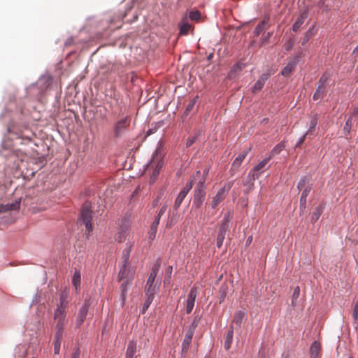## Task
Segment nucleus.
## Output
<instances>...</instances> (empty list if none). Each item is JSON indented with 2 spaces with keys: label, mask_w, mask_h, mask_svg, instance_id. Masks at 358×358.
I'll list each match as a JSON object with an SVG mask.
<instances>
[{
  "label": "nucleus",
  "mask_w": 358,
  "mask_h": 358,
  "mask_svg": "<svg viewBox=\"0 0 358 358\" xmlns=\"http://www.w3.org/2000/svg\"><path fill=\"white\" fill-rule=\"evenodd\" d=\"M69 291L64 289L59 294V303L55 310L54 320L57 331L53 342L55 354H58L61 346V340L64 325L66 324V309L69 305Z\"/></svg>",
  "instance_id": "f257e3e1"
},
{
  "label": "nucleus",
  "mask_w": 358,
  "mask_h": 358,
  "mask_svg": "<svg viewBox=\"0 0 358 358\" xmlns=\"http://www.w3.org/2000/svg\"><path fill=\"white\" fill-rule=\"evenodd\" d=\"M131 246L130 245L128 250L123 252V260L118 274V281L120 282L123 280L133 281L134 278L136 266H133L129 261Z\"/></svg>",
  "instance_id": "f03ea898"
},
{
  "label": "nucleus",
  "mask_w": 358,
  "mask_h": 358,
  "mask_svg": "<svg viewBox=\"0 0 358 358\" xmlns=\"http://www.w3.org/2000/svg\"><path fill=\"white\" fill-rule=\"evenodd\" d=\"M92 210L91 206L89 202H85L83 203L80 213V220L85 225L86 231L88 233H90L93 230V227L92 225Z\"/></svg>",
  "instance_id": "7ed1b4c3"
},
{
  "label": "nucleus",
  "mask_w": 358,
  "mask_h": 358,
  "mask_svg": "<svg viewBox=\"0 0 358 358\" xmlns=\"http://www.w3.org/2000/svg\"><path fill=\"white\" fill-rule=\"evenodd\" d=\"M309 178L308 177H303L300 179V180L298 182L297 188L300 190L302 188H303L301 199H300V208H305L306 205V199L308 195L309 194L312 187L311 185H309Z\"/></svg>",
  "instance_id": "20e7f679"
},
{
  "label": "nucleus",
  "mask_w": 358,
  "mask_h": 358,
  "mask_svg": "<svg viewBox=\"0 0 358 358\" xmlns=\"http://www.w3.org/2000/svg\"><path fill=\"white\" fill-rule=\"evenodd\" d=\"M205 178L200 181L194 190V200H193V204L195 206L196 208H199L203 204V202L205 199L206 196V187H205Z\"/></svg>",
  "instance_id": "39448f33"
},
{
  "label": "nucleus",
  "mask_w": 358,
  "mask_h": 358,
  "mask_svg": "<svg viewBox=\"0 0 358 358\" xmlns=\"http://www.w3.org/2000/svg\"><path fill=\"white\" fill-rule=\"evenodd\" d=\"M330 80L329 75L324 73L318 81V87L313 94V99L315 101L322 99L326 93V86Z\"/></svg>",
  "instance_id": "423d86ee"
},
{
  "label": "nucleus",
  "mask_w": 358,
  "mask_h": 358,
  "mask_svg": "<svg viewBox=\"0 0 358 358\" xmlns=\"http://www.w3.org/2000/svg\"><path fill=\"white\" fill-rule=\"evenodd\" d=\"M234 181H229L222 187L213 198L211 206L215 208L226 197L228 192L232 187Z\"/></svg>",
  "instance_id": "0eeeda50"
},
{
  "label": "nucleus",
  "mask_w": 358,
  "mask_h": 358,
  "mask_svg": "<svg viewBox=\"0 0 358 358\" xmlns=\"http://www.w3.org/2000/svg\"><path fill=\"white\" fill-rule=\"evenodd\" d=\"M198 325V321L195 318L187 329L182 345V352H187L192 342L195 329Z\"/></svg>",
  "instance_id": "6e6552de"
},
{
  "label": "nucleus",
  "mask_w": 358,
  "mask_h": 358,
  "mask_svg": "<svg viewBox=\"0 0 358 358\" xmlns=\"http://www.w3.org/2000/svg\"><path fill=\"white\" fill-rule=\"evenodd\" d=\"M130 121L131 120L129 117H125L115 123L114 126V134L115 137H120L124 134L127 128L129 126Z\"/></svg>",
  "instance_id": "1a4fd4ad"
},
{
  "label": "nucleus",
  "mask_w": 358,
  "mask_h": 358,
  "mask_svg": "<svg viewBox=\"0 0 358 358\" xmlns=\"http://www.w3.org/2000/svg\"><path fill=\"white\" fill-rule=\"evenodd\" d=\"M299 58L300 55L291 57L287 64L282 70L281 74L285 77H289L298 64Z\"/></svg>",
  "instance_id": "9d476101"
},
{
  "label": "nucleus",
  "mask_w": 358,
  "mask_h": 358,
  "mask_svg": "<svg viewBox=\"0 0 358 358\" xmlns=\"http://www.w3.org/2000/svg\"><path fill=\"white\" fill-rule=\"evenodd\" d=\"M198 294L196 287H193L191 288L190 292L187 296V304H186V313H190L194 306L195 300Z\"/></svg>",
  "instance_id": "9b49d317"
},
{
  "label": "nucleus",
  "mask_w": 358,
  "mask_h": 358,
  "mask_svg": "<svg viewBox=\"0 0 358 358\" xmlns=\"http://www.w3.org/2000/svg\"><path fill=\"white\" fill-rule=\"evenodd\" d=\"M162 166V162H158L156 163L155 159H152L148 166V169H152V173L150 177V182H154L157 178L159 171Z\"/></svg>",
  "instance_id": "f8f14e48"
},
{
  "label": "nucleus",
  "mask_w": 358,
  "mask_h": 358,
  "mask_svg": "<svg viewBox=\"0 0 358 358\" xmlns=\"http://www.w3.org/2000/svg\"><path fill=\"white\" fill-rule=\"evenodd\" d=\"M89 303L88 301H85L83 306L79 310L77 319H76V326L80 327L85 320L86 319V316L88 312L89 308Z\"/></svg>",
  "instance_id": "ddd939ff"
},
{
  "label": "nucleus",
  "mask_w": 358,
  "mask_h": 358,
  "mask_svg": "<svg viewBox=\"0 0 358 358\" xmlns=\"http://www.w3.org/2000/svg\"><path fill=\"white\" fill-rule=\"evenodd\" d=\"M269 74L268 73H264L262 74L260 78L258 79V80L255 83V85L253 86L252 89V92L253 94H256L258 92H259L262 87H264L266 81L269 78Z\"/></svg>",
  "instance_id": "4468645a"
},
{
  "label": "nucleus",
  "mask_w": 358,
  "mask_h": 358,
  "mask_svg": "<svg viewBox=\"0 0 358 358\" xmlns=\"http://www.w3.org/2000/svg\"><path fill=\"white\" fill-rule=\"evenodd\" d=\"M271 160V157H266L262 161H261L254 169H252V177L253 180H255L256 178H258L259 177V172L265 168L268 162Z\"/></svg>",
  "instance_id": "2eb2a0df"
},
{
  "label": "nucleus",
  "mask_w": 358,
  "mask_h": 358,
  "mask_svg": "<svg viewBox=\"0 0 358 358\" xmlns=\"http://www.w3.org/2000/svg\"><path fill=\"white\" fill-rule=\"evenodd\" d=\"M120 285V291H121V297L122 300V303H124L125 300L127 296V292L132 284L133 281H129L127 280H123Z\"/></svg>",
  "instance_id": "dca6fc26"
},
{
  "label": "nucleus",
  "mask_w": 358,
  "mask_h": 358,
  "mask_svg": "<svg viewBox=\"0 0 358 358\" xmlns=\"http://www.w3.org/2000/svg\"><path fill=\"white\" fill-rule=\"evenodd\" d=\"M307 17L308 13L306 10L303 11L299 15V16L298 17V18L293 24L292 29L294 31H297L300 29L301 26L304 23L305 20L307 18Z\"/></svg>",
  "instance_id": "f3484780"
},
{
  "label": "nucleus",
  "mask_w": 358,
  "mask_h": 358,
  "mask_svg": "<svg viewBox=\"0 0 358 358\" xmlns=\"http://www.w3.org/2000/svg\"><path fill=\"white\" fill-rule=\"evenodd\" d=\"M159 266H160L159 264H155L153 266L150 275L147 280L146 285H155V280L159 271Z\"/></svg>",
  "instance_id": "a211bd4d"
},
{
  "label": "nucleus",
  "mask_w": 358,
  "mask_h": 358,
  "mask_svg": "<svg viewBox=\"0 0 358 358\" xmlns=\"http://www.w3.org/2000/svg\"><path fill=\"white\" fill-rule=\"evenodd\" d=\"M231 219V216L229 213L224 216L223 222L220 227L218 234H222V236H225V234L229 229V223Z\"/></svg>",
  "instance_id": "6ab92c4d"
},
{
  "label": "nucleus",
  "mask_w": 358,
  "mask_h": 358,
  "mask_svg": "<svg viewBox=\"0 0 358 358\" xmlns=\"http://www.w3.org/2000/svg\"><path fill=\"white\" fill-rule=\"evenodd\" d=\"M234 336V327L231 324L227 331L224 339V346L226 350H229L231 348Z\"/></svg>",
  "instance_id": "aec40b11"
},
{
  "label": "nucleus",
  "mask_w": 358,
  "mask_h": 358,
  "mask_svg": "<svg viewBox=\"0 0 358 358\" xmlns=\"http://www.w3.org/2000/svg\"><path fill=\"white\" fill-rule=\"evenodd\" d=\"M159 285L156 282L155 285H145V295L146 297H151L154 299L155 294L159 289Z\"/></svg>",
  "instance_id": "412c9836"
},
{
  "label": "nucleus",
  "mask_w": 358,
  "mask_h": 358,
  "mask_svg": "<svg viewBox=\"0 0 358 358\" xmlns=\"http://www.w3.org/2000/svg\"><path fill=\"white\" fill-rule=\"evenodd\" d=\"M268 22H269V17H265L262 21L257 24V26L255 27V31H254V33L256 36H258L260 34V33H262L264 30H265L266 29H267L268 27Z\"/></svg>",
  "instance_id": "4be33fe9"
},
{
  "label": "nucleus",
  "mask_w": 358,
  "mask_h": 358,
  "mask_svg": "<svg viewBox=\"0 0 358 358\" xmlns=\"http://www.w3.org/2000/svg\"><path fill=\"white\" fill-rule=\"evenodd\" d=\"M321 350V345L319 342L314 341L310 349V358H317L320 355Z\"/></svg>",
  "instance_id": "5701e85b"
},
{
  "label": "nucleus",
  "mask_w": 358,
  "mask_h": 358,
  "mask_svg": "<svg viewBox=\"0 0 358 358\" xmlns=\"http://www.w3.org/2000/svg\"><path fill=\"white\" fill-rule=\"evenodd\" d=\"M324 208V205L322 203L319 204L315 208V209L313 212V213L311 215V217H310V221L312 222H317L318 220V219L320 218V215L323 213Z\"/></svg>",
  "instance_id": "b1692460"
},
{
  "label": "nucleus",
  "mask_w": 358,
  "mask_h": 358,
  "mask_svg": "<svg viewBox=\"0 0 358 358\" xmlns=\"http://www.w3.org/2000/svg\"><path fill=\"white\" fill-rule=\"evenodd\" d=\"M179 27L180 34L182 35L188 34L189 30L192 29V25L188 23L187 18L182 19L179 24Z\"/></svg>",
  "instance_id": "393cba45"
},
{
  "label": "nucleus",
  "mask_w": 358,
  "mask_h": 358,
  "mask_svg": "<svg viewBox=\"0 0 358 358\" xmlns=\"http://www.w3.org/2000/svg\"><path fill=\"white\" fill-rule=\"evenodd\" d=\"M136 351V342L134 341H129L126 351V358H133Z\"/></svg>",
  "instance_id": "a878e982"
},
{
  "label": "nucleus",
  "mask_w": 358,
  "mask_h": 358,
  "mask_svg": "<svg viewBox=\"0 0 358 358\" xmlns=\"http://www.w3.org/2000/svg\"><path fill=\"white\" fill-rule=\"evenodd\" d=\"M245 316V312H243L242 310L237 311L234 316L233 322H232L233 324H235L237 327H240Z\"/></svg>",
  "instance_id": "bb28decb"
},
{
  "label": "nucleus",
  "mask_w": 358,
  "mask_h": 358,
  "mask_svg": "<svg viewBox=\"0 0 358 358\" xmlns=\"http://www.w3.org/2000/svg\"><path fill=\"white\" fill-rule=\"evenodd\" d=\"M20 199H16L14 202L11 203H7L6 205L2 206V210H16L20 208Z\"/></svg>",
  "instance_id": "cd10ccee"
},
{
  "label": "nucleus",
  "mask_w": 358,
  "mask_h": 358,
  "mask_svg": "<svg viewBox=\"0 0 358 358\" xmlns=\"http://www.w3.org/2000/svg\"><path fill=\"white\" fill-rule=\"evenodd\" d=\"M285 147H286V145H285V143L284 141L279 143L272 149L268 157H271V159L274 156L280 154L281 152V151H282L285 148Z\"/></svg>",
  "instance_id": "c85d7f7f"
},
{
  "label": "nucleus",
  "mask_w": 358,
  "mask_h": 358,
  "mask_svg": "<svg viewBox=\"0 0 358 358\" xmlns=\"http://www.w3.org/2000/svg\"><path fill=\"white\" fill-rule=\"evenodd\" d=\"M127 235V229H122L117 233L115 236V239L118 243H122L126 240Z\"/></svg>",
  "instance_id": "c756f323"
},
{
  "label": "nucleus",
  "mask_w": 358,
  "mask_h": 358,
  "mask_svg": "<svg viewBox=\"0 0 358 358\" xmlns=\"http://www.w3.org/2000/svg\"><path fill=\"white\" fill-rule=\"evenodd\" d=\"M248 153V150H244L241 153H240L237 156V157L234 159L232 166L238 167L241 164L242 162L244 160L245 157L247 156Z\"/></svg>",
  "instance_id": "7c9ffc66"
},
{
  "label": "nucleus",
  "mask_w": 358,
  "mask_h": 358,
  "mask_svg": "<svg viewBox=\"0 0 358 358\" xmlns=\"http://www.w3.org/2000/svg\"><path fill=\"white\" fill-rule=\"evenodd\" d=\"M352 127V116H349V117L347 120V121L343 127V133L345 136H348L350 134Z\"/></svg>",
  "instance_id": "2f4dec72"
},
{
  "label": "nucleus",
  "mask_w": 358,
  "mask_h": 358,
  "mask_svg": "<svg viewBox=\"0 0 358 358\" xmlns=\"http://www.w3.org/2000/svg\"><path fill=\"white\" fill-rule=\"evenodd\" d=\"M186 196L187 194H185V192L182 191L179 192L173 206L175 210H177L180 206L181 203H182Z\"/></svg>",
  "instance_id": "473e14b6"
},
{
  "label": "nucleus",
  "mask_w": 358,
  "mask_h": 358,
  "mask_svg": "<svg viewBox=\"0 0 358 358\" xmlns=\"http://www.w3.org/2000/svg\"><path fill=\"white\" fill-rule=\"evenodd\" d=\"M300 294V287L299 286L296 287L294 289L292 300H291V305L292 307L295 308L297 305V299Z\"/></svg>",
  "instance_id": "72a5a7b5"
},
{
  "label": "nucleus",
  "mask_w": 358,
  "mask_h": 358,
  "mask_svg": "<svg viewBox=\"0 0 358 358\" xmlns=\"http://www.w3.org/2000/svg\"><path fill=\"white\" fill-rule=\"evenodd\" d=\"M80 271H76L72 278V283L75 286L76 289H78L80 285Z\"/></svg>",
  "instance_id": "f704fd0d"
},
{
  "label": "nucleus",
  "mask_w": 358,
  "mask_h": 358,
  "mask_svg": "<svg viewBox=\"0 0 358 358\" xmlns=\"http://www.w3.org/2000/svg\"><path fill=\"white\" fill-rule=\"evenodd\" d=\"M242 70V66L240 64H236L233 66L231 71L229 73V77L232 78L234 77L235 74Z\"/></svg>",
  "instance_id": "c9c22d12"
},
{
  "label": "nucleus",
  "mask_w": 358,
  "mask_h": 358,
  "mask_svg": "<svg viewBox=\"0 0 358 358\" xmlns=\"http://www.w3.org/2000/svg\"><path fill=\"white\" fill-rule=\"evenodd\" d=\"M317 115H314L310 122V127H309V129L306 132V134H311L312 131L315 128L317 124Z\"/></svg>",
  "instance_id": "e433bc0d"
},
{
  "label": "nucleus",
  "mask_w": 358,
  "mask_h": 358,
  "mask_svg": "<svg viewBox=\"0 0 358 358\" xmlns=\"http://www.w3.org/2000/svg\"><path fill=\"white\" fill-rule=\"evenodd\" d=\"M154 299L151 297H146V299L143 305L142 309H141V313L144 314L147 310L149 308L150 304L152 303Z\"/></svg>",
  "instance_id": "4c0bfd02"
},
{
  "label": "nucleus",
  "mask_w": 358,
  "mask_h": 358,
  "mask_svg": "<svg viewBox=\"0 0 358 358\" xmlns=\"http://www.w3.org/2000/svg\"><path fill=\"white\" fill-rule=\"evenodd\" d=\"M189 17L192 20L199 21L201 17V13L199 10L191 11L189 14Z\"/></svg>",
  "instance_id": "58836bf2"
},
{
  "label": "nucleus",
  "mask_w": 358,
  "mask_h": 358,
  "mask_svg": "<svg viewBox=\"0 0 358 358\" xmlns=\"http://www.w3.org/2000/svg\"><path fill=\"white\" fill-rule=\"evenodd\" d=\"M294 45V41L293 38H289L287 41H286L284 44V48L287 51H290Z\"/></svg>",
  "instance_id": "ea45409f"
},
{
  "label": "nucleus",
  "mask_w": 358,
  "mask_h": 358,
  "mask_svg": "<svg viewBox=\"0 0 358 358\" xmlns=\"http://www.w3.org/2000/svg\"><path fill=\"white\" fill-rule=\"evenodd\" d=\"M196 99L194 98L192 100L190 101V102L188 103V105L186 107L185 113L186 115H188V113L193 109L195 103H196Z\"/></svg>",
  "instance_id": "a19ab883"
},
{
  "label": "nucleus",
  "mask_w": 358,
  "mask_h": 358,
  "mask_svg": "<svg viewBox=\"0 0 358 358\" xmlns=\"http://www.w3.org/2000/svg\"><path fill=\"white\" fill-rule=\"evenodd\" d=\"M225 238V236L222 234H217L216 245L218 248H220L223 244V241Z\"/></svg>",
  "instance_id": "79ce46f5"
},
{
  "label": "nucleus",
  "mask_w": 358,
  "mask_h": 358,
  "mask_svg": "<svg viewBox=\"0 0 358 358\" xmlns=\"http://www.w3.org/2000/svg\"><path fill=\"white\" fill-rule=\"evenodd\" d=\"M192 182L189 181L186 183L185 187L181 191L187 194L190 189L192 188Z\"/></svg>",
  "instance_id": "37998d69"
},
{
  "label": "nucleus",
  "mask_w": 358,
  "mask_h": 358,
  "mask_svg": "<svg viewBox=\"0 0 358 358\" xmlns=\"http://www.w3.org/2000/svg\"><path fill=\"white\" fill-rule=\"evenodd\" d=\"M157 229L153 228L150 227V229L149 231V239L152 241L155 239Z\"/></svg>",
  "instance_id": "c03bdc74"
},
{
  "label": "nucleus",
  "mask_w": 358,
  "mask_h": 358,
  "mask_svg": "<svg viewBox=\"0 0 358 358\" xmlns=\"http://www.w3.org/2000/svg\"><path fill=\"white\" fill-rule=\"evenodd\" d=\"M167 207V204L164 203L159 209L157 216L161 217L166 211Z\"/></svg>",
  "instance_id": "a18cd8bd"
},
{
  "label": "nucleus",
  "mask_w": 358,
  "mask_h": 358,
  "mask_svg": "<svg viewBox=\"0 0 358 358\" xmlns=\"http://www.w3.org/2000/svg\"><path fill=\"white\" fill-rule=\"evenodd\" d=\"M226 290H227V287L226 286H224V285H222L220 288V292L222 293L221 294V296H220V303L222 302V301L224 299V298L226 296Z\"/></svg>",
  "instance_id": "49530a36"
},
{
  "label": "nucleus",
  "mask_w": 358,
  "mask_h": 358,
  "mask_svg": "<svg viewBox=\"0 0 358 358\" xmlns=\"http://www.w3.org/2000/svg\"><path fill=\"white\" fill-rule=\"evenodd\" d=\"M257 358H268V352L265 349L260 350Z\"/></svg>",
  "instance_id": "de8ad7c7"
},
{
  "label": "nucleus",
  "mask_w": 358,
  "mask_h": 358,
  "mask_svg": "<svg viewBox=\"0 0 358 358\" xmlns=\"http://www.w3.org/2000/svg\"><path fill=\"white\" fill-rule=\"evenodd\" d=\"M196 138V136L189 138L186 142V146L187 148L192 146L194 144V143L195 142Z\"/></svg>",
  "instance_id": "09e8293b"
},
{
  "label": "nucleus",
  "mask_w": 358,
  "mask_h": 358,
  "mask_svg": "<svg viewBox=\"0 0 358 358\" xmlns=\"http://www.w3.org/2000/svg\"><path fill=\"white\" fill-rule=\"evenodd\" d=\"M160 219H161V217L156 216L154 222H152V224L151 225V227L157 229L158 225L159 224Z\"/></svg>",
  "instance_id": "8fccbe9b"
},
{
  "label": "nucleus",
  "mask_w": 358,
  "mask_h": 358,
  "mask_svg": "<svg viewBox=\"0 0 358 358\" xmlns=\"http://www.w3.org/2000/svg\"><path fill=\"white\" fill-rule=\"evenodd\" d=\"M308 134H306V133L303 135L299 140V141L297 142L296 145V147H298V146H300L305 141L306 139V137Z\"/></svg>",
  "instance_id": "3c124183"
},
{
  "label": "nucleus",
  "mask_w": 358,
  "mask_h": 358,
  "mask_svg": "<svg viewBox=\"0 0 358 358\" xmlns=\"http://www.w3.org/2000/svg\"><path fill=\"white\" fill-rule=\"evenodd\" d=\"M79 357H80V350L78 348H77L73 352L71 358H79Z\"/></svg>",
  "instance_id": "603ef678"
},
{
  "label": "nucleus",
  "mask_w": 358,
  "mask_h": 358,
  "mask_svg": "<svg viewBox=\"0 0 358 358\" xmlns=\"http://www.w3.org/2000/svg\"><path fill=\"white\" fill-rule=\"evenodd\" d=\"M310 31H308L306 34V36L302 41V45H304L309 40V38H310Z\"/></svg>",
  "instance_id": "864d4df0"
},
{
  "label": "nucleus",
  "mask_w": 358,
  "mask_h": 358,
  "mask_svg": "<svg viewBox=\"0 0 358 358\" xmlns=\"http://www.w3.org/2000/svg\"><path fill=\"white\" fill-rule=\"evenodd\" d=\"M271 33L268 32L266 36L264 38L262 43H266L268 42L270 37L271 36Z\"/></svg>",
  "instance_id": "5fc2aeb1"
},
{
  "label": "nucleus",
  "mask_w": 358,
  "mask_h": 358,
  "mask_svg": "<svg viewBox=\"0 0 358 358\" xmlns=\"http://www.w3.org/2000/svg\"><path fill=\"white\" fill-rule=\"evenodd\" d=\"M353 315L355 317H357L358 315V303H357L355 306Z\"/></svg>",
  "instance_id": "6e6d98bb"
},
{
  "label": "nucleus",
  "mask_w": 358,
  "mask_h": 358,
  "mask_svg": "<svg viewBox=\"0 0 358 358\" xmlns=\"http://www.w3.org/2000/svg\"><path fill=\"white\" fill-rule=\"evenodd\" d=\"M358 115V109L355 108L352 113L350 115V116H352V120H353L354 117L357 116Z\"/></svg>",
  "instance_id": "4d7b16f0"
},
{
  "label": "nucleus",
  "mask_w": 358,
  "mask_h": 358,
  "mask_svg": "<svg viewBox=\"0 0 358 358\" xmlns=\"http://www.w3.org/2000/svg\"><path fill=\"white\" fill-rule=\"evenodd\" d=\"M172 270H173L172 266H170L168 267V268L166 270V273H167V275H169V277L171 276V273H172Z\"/></svg>",
  "instance_id": "13d9d810"
},
{
  "label": "nucleus",
  "mask_w": 358,
  "mask_h": 358,
  "mask_svg": "<svg viewBox=\"0 0 358 358\" xmlns=\"http://www.w3.org/2000/svg\"><path fill=\"white\" fill-rule=\"evenodd\" d=\"M324 1H325V0H321V1H320L319 3H318L319 7L322 8V7L324 6Z\"/></svg>",
  "instance_id": "bf43d9fd"
},
{
  "label": "nucleus",
  "mask_w": 358,
  "mask_h": 358,
  "mask_svg": "<svg viewBox=\"0 0 358 358\" xmlns=\"http://www.w3.org/2000/svg\"><path fill=\"white\" fill-rule=\"evenodd\" d=\"M37 212H38V210H36V208L33 207L32 209H31V213H36Z\"/></svg>",
  "instance_id": "052dcab7"
},
{
  "label": "nucleus",
  "mask_w": 358,
  "mask_h": 358,
  "mask_svg": "<svg viewBox=\"0 0 358 358\" xmlns=\"http://www.w3.org/2000/svg\"><path fill=\"white\" fill-rule=\"evenodd\" d=\"M208 171H209V169L208 168L205 169L204 171H203V174L204 175H207L208 173Z\"/></svg>",
  "instance_id": "680f3d73"
},
{
  "label": "nucleus",
  "mask_w": 358,
  "mask_h": 358,
  "mask_svg": "<svg viewBox=\"0 0 358 358\" xmlns=\"http://www.w3.org/2000/svg\"><path fill=\"white\" fill-rule=\"evenodd\" d=\"M251 241H252V237L250 236V237H249V238H248V240H247V243H250Z\"/></svg>",
  "instance_id": "e2e57ef3"
},
{
  "label": "nucleus",
  "mask_w": 358,
  "mask_h": 358,
  "mask_svg": "<svg viewBox=\"0 0 358 358\" xmlns=\"http://www.w3.org/2000/svg\"><path fill=\"white\" fill-rule=\"evenodd\" d=\"M354 52L358 53V45L355 48Z\"/></svg>",
  "instance_id": "0e129e2a"
},
{
  "label": "nucleus",
  "mask_w": 358,
  "mask_h": 358,
  "mask_svg": "<svg viewBox=\"0 0 358 358\" xmlns=\"http://www.w3.org/2000/svg\"><path fill=\"white\" fill-rule=\"evenodd\" d=\"M212 57H213V55L211 54V55H210L208 56V59H210V58H212Z\"/></svg>",
  "instance_id": "69168bd1"
},
{
  "label": "nucleus",
  "mask_w": 358,
  "mask_h": 358,
  "mask_svg": "<svg viewBox=\"0 0 358 358\" xmlns=\"http://www.w3.org/2000/svg\"><path fill=\"white\" fill-rule=\"evenodd\" d=\"M285 358H288V357H285Z\"/></svg>",
  "instance_id": "338daca9"
}]
</instances>
